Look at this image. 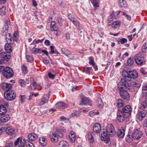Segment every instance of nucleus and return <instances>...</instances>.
Segmentation results:
<instances>
[{"mask_svg": "<svg viewBox=\"0 0 147 147\" xmlns=\"http://www.w3.org/2000/svg\"><path fill=\"white\" fill-rule=\"evenodd\" d=\"M49 97H48L47 98H45L44 97H43L41 100V101L40 102V105H43L46 103H47L48 101V99L49 98Z\"/></svg>", "mask_w": 147, "mask_h": 147, "instance_id": "nucleus-41", "label": "nucleus"}, {"mask_svg": "<svg viewBox=\"0 0 147 147\" xmlns=\"http://www.w3.org/2000/svg\"><path fill=\"white\" fill-rule=\"evenodd\" d=\"M117 106L119 109L121 110V108L123 106V102L121 99H119L117 101Z\"/></svg>", "mask_w": 147, "mask_h": 147, "instance_id": "nucleus-32", "label": "nucleus"}, {"mask_svg": "<svg viewBox=\"0 0 147 147\" xmlns=\"http://www.w3.org/2000/svg\"><path fill=\"white\" fill-rule=\"evenodd\" d=\"M91 59V60L89 61V63L90 65H92L94 64L95 63L92 57H90L89 58V59Z\"/></svg>", "mask_w": 147, "mask_h": 147, "instance_id": "nucleus-53", "label": "nucleus"}, {"mask_svg": "<svg viewBox=\"0 0 147 147\" xmlns=\"http://www.w3.org/2000/svg\"><path fill=\"white\" fill-rule=\"evenodd\" d=\"M5 7H3L0 9V14L1 15H4L5 13Z\"/></svg>", "mask_w": 147, "mask_h": 147, "instance_id": "nucleus-44", "label": "nucleus"}, {"mask_svg": "<svg viewBox=\"0 0 147 147\" xmlns=\"http://www.w3.org/2000/svg\"><path fill=\"white\" fill-rule=\"evenodd\" d=\"M110 18L108 20V21L109 22H110L111 21L113 20V19L114 18H115L116 17L115 15L114 14L113 12H112L110 15Z\"/></svg>", "mask_w": 147, "mask_h": 147, "instance_id": "nucleus-50", "label": "nucleus"}, {"mask_svg": "<svg viewBox=\"0 0 147 147\" xmlns=\"http://www.w3.org/2000/svg\"><path fill=\"white\" fill-rule=\"evenodd\" d=\"M6 133L8 135L12 136V138H14L16 136V133L14 129L10 127H5V130Z\"/></svg>", "mask_w": 147, "mask_h": 147, "instance_id": "nucleus-15", "label": "nucleus"}, {"mask_svg": "<svg viewBox=\"0 0 147 147\" xmlns=\"http://www.w3.org/2000/svg\"><path fill=\"white\" fill-rule=\"evenodd\" d=\"M44 40V38H43L41 40L38 39L37 40H34V41H35V42L36 44H38L40 42H41L43 41Z\"/></svg>", "mask_w": 147, "mask_h": 147, "instance_id": "nucleus-63", "label": "nucleus"}, {"mask_svg": "<svg viewBox=\"0 0 147 147\" xmlns=\"http://www.w3.org/2000/svg\"><path fill=\"white\" fill-rule=\"evenodd\" d=\"M26 57L27 61L31 62L33 61V58L32 56L26 55Z\"/></svg>", "mask_w": 147, "mask_h": 147, "instance_id": "nucleus-48", "label": "nucleus"}, {"mask_svg": "<svg viewBox=\"0 0 147 147\" xmlns=\"http://www.w3.org/2000/svg\"><path fill=\"white\" fill-rule=\"evenodd\" d=\"M134 59L136 63L138 65H142L145 64V61L143 57L140 54H137L135 55Z\"/></svg>", "mask_w": 147, "mask_h": 147, "instance_id": "nucleus-8", "label": "nucleus"}, {"mask_svg": "<svg viewBox=\"0 0 147 147\" xmlns=\"http://www.w3.org/2000/svg\"><path fill=\"white\" fill-rule=\"evenodd\" d=\"M22 69L23 73L24 74H26L27 73V67L24 64L22 66Z\"/></svg>", "mask_w": 147, "mask_h": 147, "instance_id": "nucleus-43", "label": "nucleus"}, {"mask_svg": "<svg viewBox=\"0 0 147 147\" xmlns=\"http://www.w3.org/2000/svg\"><path fill=\"white\" fill-rule=\"evenodd\" d=\"M130 87V89L133 88L134 89L133 87H136L137 88H139L141 86L140 84L138 82L131 81L129 82Z\"/></svg>", "mask_w": 147, "mask_h": 147, "instance_id": "nucleus-23", "label": "nucleus"}, {"mask_svg": "<svg viewBox=\"0 0 147 147\" xmlns=\"http://www.w3.org/2000/svg\"><path fill=\"white\" fill-rule=\"evenodd\" d=\"M58 22L59 24H61L62 23V18L61 17H58L57 18Z\"/></svg>", "mask_w": 147, "mask_h": 147, "instance_id": "nucleus-62", "label": "nucleus"}, {"mask_svg": "<svg viewBox=\"0 0 147 147\" xmlns=\"http://www.w3.org/2000/svg\"><path fill=\"white\" fill-rule=\"evenodd\" d=\"M57 134L60 138H62L63 136V134L62 130L59 129H56Z\"/></svg>", "mask_w": 147, "mask_h": 147, "instance_id": "nucleus-38", "label": "nucleus"}, {"mask_svg": "<svg viewBox=\"0 0 147 147\" xmlns=\"http://www.w3.org/2000/svg\"><path fill=\"white\" fill-rule=\"evenodd\" d=\"M48 76L49 77L52 79H54L55 78V76L54 75L52 74L51 73L49 72L48 74Z\"/></svg>", "mask_w": 147, "mask_h": 147, "instance_id": "nucleus-56", "label": "nucleus"}, {"mask_svg": "<svg viewBox=\"0 0 147 147\" xmlns=\"http://www.w3.org/2000/svg\"><path fill=\"white\" fill-rule=\"evenodd\" d=\"M27 147H34L33 144L29 141V142H28L26 145Z\"/></svg>", "mask_w": 147, "mask_h": 147, "instance_id": "nucleus-59", "label": "nucleus"}, {"mask_svg": "<svg viewBox=\"0 0 147 147\" xmlns=\"http://www.w3.org/2000/svg\"><path fill=\"white\" fill-rule=\"evenodd\" d=\"M97 0H95V1L93 3H91L93 4L94 6L95 7H99L98 4L97 2L96 1Z\"/></svg>", "mask_w": 147, "mask_h": 147, "instance_id": "nucleus-61", "label": "nucleus"}, {"mask_svg": "<svg viewBox=\"0 0 147 147\" xmlns=\"http://www.w3.org/2000/svg\"><path fill=\"white\" fill-rule=\"evenodd\" d=\"M0 57L3 60L9 61L11 58V56L9 53L8 54L7 53L2 52L0 54Z\"/></svg>", "mask_w": 147, "mask_h": 147, "instance_id": "nucleus-16", "label": "nucleus"}, {"mask_svg": "<svg viewBox=\"0 0 147 147\" xmlns=\"http://www.w3.org/2000/svg\"><path fill=\"white\" fill-rule=\"evenodd\" d=\"M57 107L59 109H64L66 107V104L63 102H59L56 104Z\"/></svg>", "mask_w": 147, "mask_h": 147, "instance_id": "nucleus-29", "label": "nucleus"}, {"mask_svg": "<svg viewBox=\"0 0 147 147\" xmlns=\"http://www.w3.org/2000/svg\"><path fill=\"white\" fill-rule=\"evenodd\" d=\"M146 114V111L145 110L143 109H139L138 110V112L137 113L136 117L139 120L142 121Z\"/></svg>", "mask_w": 147, "mask_h": 147, "instance_id": "nucleus-10", "label": "nucleus"}, {"mask_svg": "<svg viewBox=\"0 0 147 147\" xmlns=\"http://www.w3.org/2000/svg\"><path fill=\"white\" fill-rule=\"evenodd\" d=\"M50 137L51 141L53 142H55L58 141V137L56 134L52 132L50 133Z\"/></svg>", "mask_w": 147, "mask_h": 147, "instance_id": "nucleus-20", "label": "nucleus"}, {"mask_svg": "<svg viewBox=\"0 0 147 147\" xmlns=\"http://www.w3.org/2000/svg\"><path fill=\"white\" fill-rule=\"evenodd\" d=\"M5 49L7 53H9L12 51V47L9 44H6L5 46Z\"/></svg>", "mask_w": 147, "mask_h": 147, "instance_id": "nucleus-31", "label": "nucleus"}, {"mask_svg": "<svg viewBox=\"0 0 147 147\" xmlns=\"http://www.w3.org/2000/svg\"><path fill=\"white\" fill-rule=\"evenodd\" d=\"M64 54L68 57L70 59H72L74 57V55L71 54L70 52L67 51H66L65 52H64Z\"/></svg>", "mask_w": 147, "mask_h": 147, "instance_id": "nucleus-37", "label": "nucleus"}, {"mask_svg": "<svg viewBox=\"0 0 147 147\" xmlns=\"http://www.w3.org/2000/svg\"><path fill=\"white\" fill-rule=\"evenodd\" d=\"M134 59L133 58L131 57L129 58L127 61L128 65L129 66L132 65L134 63Z\"/></svg>", "mask_w": 147, "mask_h": 147, "instance_id": "nucleus-40", "label": "nucleus"}, {"mask_svg": "<svg viewBox=\"0 0 147 147\" xmlns=\"http://www.w3.org/2000/svg\"><path fill=\"white\" fill-rule=\"evenodd\" d=\"M51 30V31H58V28L55 24V22L54 21H51L50 26Z\"/></svg>", "mask_w": 147, "mask_h": 147, "instance_id": "nucleus-24", "label": "nucleus"}, {"mask_svg": "<svg viewBox=\"0 0 147 147\" xmlns=\"http://www.w3.org/2000/svg\"><path fill=\"white\" fill-rule=\"evenodd\" d=\"M14 72L12 69L10 67H7L3 70V74L7 78L13 77Z\"/></svg>", "mask_w": 147, "mask_h": 147, "instance_id": "nucleus-6", "label": "nucleus"}, {"mask_svg": "<svg viewBox=\"0 0 147 147\" xmlns=\"http://www.w3.org/2000/svg\"><path fill=\"white\" fill-rule=\"evenodd\" d=\"M94 134L93 132H89L88 133V140L91 143H92L94 141Z\"/></svg>", "mask_w": 147, "mask_h": 147, "instance_id": "nucleus-28", "label": "nucleus"}, {"mask_svg": "<svg viewBox=\"0 0 147 147\" xmlns=\"http://www.w3.org/2000/svg\"><path fill=\"white\" fill-rule=\"evenodd\" d=\"M10 24V21L9 20L6 22L3 28L2 34L3 36H6V38L7 42H9V43L11 44L13 43V42H12V41L13 40V39L12 38L10 33L7 34Z\"/></svg>", "mask_w": 147, "mask_h": 147, "instance_id": "nucleus-3", "label": "nucleus"}, {"mask_svg": "<svg viewBox=\"0 0 147 147\" xmlns=\"http://www.w3.org/2000/svg\"><path fill=\"white\" fill-rule=\"evenodd\" d=\"M133 138L132 135L131 136L128 134L126 138V140L128 142L130 143L132 141Z\"/></svg>", "mask_w": 147, "mask_h": 147, "instance_id": "nucleus-42", "label": "nucleus"}, {"mask_svg": "<svg viewBox=\"0 0 147 147\" xmlns=\"http://www.w3.org/2000/svg\"><path fill=\"white\" fill-rule=\"evenodd\" d=\"M69 144L65 141L63 140L61 141L59 145V147H68Z\"/></svg>", "mask_w": 147, "mask_h": 147, "instance_id": "nucleus-30", "label": "nucleus"}, {"mask_svg": "<svg viewBox=\"0 0 147 147\" xmlns=\"http://www.w3.org/2000/svg\"><path fill=\"white\" fill-rule=\"evenodd\" d=\"M119 93L121 98L124 99L128 100L130 97L127 92L124 90H119Z\"/></svg>", "mask_w": 147, "mask_h": 147, "instance_id": "nucleus-14", "label": "nucleus"}, {"mask_svg": "<svg viewBox=\"0 0 147 147\" xmlns=\"http://www.w3.org/2000/svg\"><path fill=\"white\" fill-rule=\"evenodd\" d=\"M117 134L119 138H123L125 135V131L123 129H118L117 131Z\"/></svg>", "mask_w": 147, "mask_h": 147, "instance_id": "nucleus-26", "label": "nucleus"}, {"mask_svg": "<svg viewBox=\"0 0 147 147\" xmlns=\"http://www.w3.org/2000/svg\"><path fill=\"white\" fill-rule=\"evenodd\" d=\"M140 109H147V100L143 102L139 106Z\"/></svg>", "mask_w": 147, "mask_h": 147, "instance_id": "nucleus-34", "label": "nucleus"}, {"mask_svg": "<svg viewBox=\"0 0 147 147\" xmlns=\"http://www.w3.org/2000/svg\"><path fill=\"white\" fill-rule=\"evenodd\" d=\"M92 102L86 97H85L82 98L81 101V102L79 105H90L91 106Z\"/></svg>", "mask_w": 147, "mask_h": 147, "instance_id": "nucleus-13", "label": "nucleus"}, {"mask_svg": "<svg viewBox=\"0 0 147 147\" xmlns=\"http://www.w3.org/2000/svg\"><path fill=\"white\" fill-rule=\"evenodd\" d=\"M140 72L142 74L144 75H146L147 72L143 68H141L140 69Z\"/></svg>", "mask_w": 147, "mask_h": 147, "instance_id": "nucleus-58", "label": "nucleus"}, {"mask_svg": "<svg viewBox=\"0 0 147 147\" xmlns=\"http://www.w3.org/2000/svg\"><path fill=\"white\" fill-rule=\"evenodd\" d=\"M147 90V84H144L142 87V92L144 91Z\"/></svg>", "mask_w": 147, "mask_h": 147, "instance_id": "nucleus-54", "label": "nucleus"}, {"mask_svg": "<svg viewBox=\"0 0 147 147\" xmlns=\"http://www.w3.org/2000/svg\"><path fill=\"white\" fill-rule=\"evenodd\" d=\"M69 140L71 142H74L76 140V135L74 132L70 131L69 134Z\"/></svg>", "mask_w": 147, "mask_h": 147, "instance_id": "nucleus-22", "label": "nucleus"}, {"mask_svg": "<svg viewBox=\"0 0 147 147\" xmlns=\"http://www.w3.org/2000/svg\"><path fill=\"white\" fill-rule=\"evenodd\" d=\"M119 5L120 7L126 8L127 7V3L125 0H119Z\"/></svg>", "mask_w": 147, "mask_h": 147, "instance_id": "nucleus-27", "label": "nucleus"}, {"mask_svg": "<svg viewBox=\"0 0 147 147\" xmlns=\"http://www.w3.org/2000/svg\"><path fill=\"white\" fill-rule=\"evenodd\" d=\"M127 116L124 115L121 110L119 109L117 113V119L119 122H122L125 119V118L127 117Z\"/></svg>", "mask_w": 147, "mask_h": 147, "instance_id": "nucleus-11", "label": "nucleus"}, {"mask_svg": "<svg viewBox=\"0 0 147 147\" xmlns=\"http://www.w3.org/2000/svg\"><path fill=\"white\" fill-rule=\"evenodd\" d=\"M122 75L124 77L133 79L136 78L138 76L137 73L136 71H127L123 70L122 72Z\"/></svg>", "mask_w": 147, "mask_h": 147, "instance_id": "nucleus-4", "label": "nucleus"}, {"mask_svg": "<svg viewBox=\"0 0 147 147\" xmlns=\"http://www.w3.org/2000/svg\"><path fill=\"white\" fill-rule=\"evenodd\" d=\"M127 39L125 38H122L120 40V42L122 44H123L127 42Z\"/></svg>", "mask_w": 147, "mask_h": 147, "instance_id": "nucleus-55", "label": "nucleus"}, {"mask_svg": "<svg viewBox=\"0 0 147 147\" xmlns=\"http://www.w3.org/2000/svg\"><path fill=\"white\" fill-rule=\"evenodd\" d=\"M99 113L98 112H95L94 111H90L89 113V115L91 117L95 115H98Z\"/></svg>", "mask_w": 147, "mask_h": 147, "instance_id": "nucleus-49", "label": "nucleus"}, {"mask_svg": "<svg viewBox=\"0 0 147 147\" xmlns=\"http://www.w3.org/2000/svg\"><path fill=\"white\" fill-rule=\"evenodd\" d=\"M120 24V22L119 21H117L113 22L111 24L112 27L113 28H115V26L118 25Z\"/></svg>", "mask_w": 147, "mask_h": 147, "instance_id": "nucleus-45", "label": "nucleus"}, {"mask_svg": "<svg viewBox=\"0 0 147 147\" xmlns=\"http://www.w3.org/2000/svg\"><path fill=\"white\" fill-rule=\"evenodd\" d=\"M122 112L124 115H125L126 116H127L128 117L131 113V107L129 105H127L125 107L121 108Z\"/></svg>", "mask_w": 147, "mask_h": 147, "instance_id": "nucleus-12", "label": "nucleus"}, {"mask_svg": "<svg viewBox=\"0 0 147 147\" xmlns=\"http://www.w3.org/2000/svg\"><path fill=\"white\" fill-rule=\"evenodd\" d=\"M39 142L43 146H45L48 144L47 139L44 137H40L39 138Z\"/></svg>", "mask_w": 147, "mask_h": 147, "instance_id": "nucleus-19", "label": "nucleus"}, {"mask_svg": "<svg viewBox=\"0 0 147 147\" xmlns=\"http://www.w3.org/2000/svg\"><path fill=\"white\" fill-rule=\"evenodd\" d=\"M93 130L94 132L96 133H98L100 131H102L103 130L101 129L100 125L98 123H96L93 125Z\"/></svg>", "mask_w": 147, "mask_h": 147, "instance_id": "nucleus-18", "label": "nucleus"}, {"mask_svg": "<svg viewBox=\"0 0 147 147\" xmlns=\"http://www.w3.org/2000/svg\"><path fill=\"white\" fill-rule=\"evenodd\" d=\"M97 105L98 107L101 108L102 107L103 104L102 100L100 98H98L97 101Z\"/></svg>", "mask_w": 147, "mask_h": 147, "instance_id": "nucleus-35", "label": "nucleus"}, {"mask_svg": "<svg viewBox=\"0 0 147 147\" xmlns=\"http://www.w3.org/2000/svg\"><path fill=\"white\" fill-rule=\"evenodd\" d=\"M143 135V133L140 129H134L132 133V136L134 140H138Z\"/></svg>", "mask_w": 147, "mask_h": 147, "instance_id": "nucleus-9", "label": "nucleus"}, {"mask_svg": "<svg viewBox=\"0 0 147 147\" xmlns=\"http://www.w3.org/2000/svg\"><path fill=\"white\" fill-rule=\"evenodd\" d=\"M73 24L77 26H78L80 25V23L78 21L76 18L74 19L72 22Z\"/></svg>", "mask_w": 147, "mask_h": 147, "instance_id": "nucleus-51", "label": "nucleus"}, {"mask_svg": "<svg viewBox=\"0 0 147 147\" xmlns=\"http://www.w3.org/2000/svg\"><path fill=\"white\" fill-rule=\"evenodd\" d=\"M85 70L87 73H90L92 70V68L91 67H86L84 68Z\"/></svg>", "mask_w": 147, "mask_h": 147, "instance_id": "nucleus-52", "label": "nucleus"}, {"mask_svg": "<svg viewBox=\"0 0 147 147\" xmlns=\"http://www.w3.org/2000/svg\"><path fill=\"white\" fill-rule=\"evenodd\" d=\"M142 49L143 52L145 53L147 52V45L146 43L142 46Z\"/></svg>", "mask_w": 147, "mask_h": 147, "instance_id": "nucleus-46", "label": "nucleus"}, {"mask_svg": "<svg viewBox=\"0 0 147 147\" xmlns=\"http://www.w3.org/2000/svg\"><path fill=\"white\" fill-rule=\"evenodd\" d=\"M5 98L8 101H10L14 100L16 96V92L13 90L5 91L4 93Z\"/></svg>", "mask_w": 147, "mask_h": 147, "instance_id": "nucleus-5", "label": "nucleus"}, {"mask_svg": "<svg viewBox=\"0 0 147 147\" xmlns=\"http://www.w3.org/2000/svg\"><path fill=\"white\" fill-rule=\"evenodd\" d=\"M30 85L31 89L32 90H35L37 88V84L36 82L34 81L31 82Z\"/></svg>", "mask_w": 147, "mask_h": 147, "instance_id": "nucleus-39", "label": "nucleus"}, {"mask_svg": "<svg viewBox=\"0 0 147 147\" xmlns=\"http://www.w3.org/2000/svg\"><path fill=\"white\" fill-rule=\"evenodd\" d=\"M130 82V80L127 79L126 77H124V78L121 79L120 82L118 83V88L119 90L126 89L130 92H132L134 90V89L133 88L130 89L131 87L129 85Z\"/></svg>", "mask_w": 147, "mask_h": 147, "instance_id": "nucleus-2", "label": "nucleus"}, {"mask_svg": "<svg viewBox=\"0 0 147 147\" xmlns=\"http://www.w3.org/2000/svg\"><path fill=\"white\" fill-rule=\"evenodd\" d=\"M28 142H29V141L26 140L24 137H20L15 142L14 145L15 146L20 145L22 147H25L26 144Z\"/></svg>", "mask_w": 147, "mask_h": 147, "instance_id": "nucleus-7", "label": "nucleus"}, {"mask_svg": "<svg viewBox=\"0 0 147 147\" xmlns=\"http://www.w3.org/2000/svg\"><path fill=\"white\" fill-rule=\"evenodd\" d=\"M55 48V47L53 46H51L50 47V49L51 50V51L50 52V53L51 54H53L55 53V51L54 50V49Z\"/></svg>", "mask_w": 147, "mask_h": 147, "instance_id": "nucleus-57", "label": "nucleus"}, {"mask_svg": "<svg viewBox=\"0 0 147 147\" xmlns=\"http://www.w3.org/2000/svg\"><path fill=\"white\" fill-rule=\"evenodd\" d=\"M2 88L5 90L6 91L7 90H11L10 89L12 88L11 85L9 83H7L5 82L3 83L2 85Z\"/></svg>", "mask_w": 147, "mask_h": 147, "instance_id": "nucleus-21", "label": "nucleus"}, {"mask_svg": "<svg viewBox=\"0 0 147 147\" xmlns=\"http://www.w3.org/2000/svg\"><path fill=\"white\" fill-rule=\"evenodd\" d=\"M10 119V117L7 114H3L0 116V120L1 122H6Z\"/></svg>", "mask_w": 147, "mask_h": 147, "instance_id": "nucleus-17", "label": "nucleus"}, {"mask_svg": "<svg viewBox=\"0 0 147 147\" xmlns=\"http://www.w3.org/2000/svg\"><path fill=\"white\" fill-rule=\"evenodd\" d=\"M31 52L34 54L41 53V50L39 49L35 48H33L31 50Z\"/></svg>", "mask_w": 147, "mask_h": 147, "instance_id": "nucleus-36", "label": "nucleus"}, {"mask_svg": "<svg viewBox=\"0 0 147 147\" xmlns=\"http://www.w3.org/2000/svg\"><path fill=\"white\" fill-rule=\"evenodd\" d=\"M42 83H40L38 85L37 84V89L39 90H41L42 88Z\"/></svg>", "mask_w": 147, "mask_h": 147, "instance_id": "nucleus-64", "label": "nucleus"}, {"mask_svg": "<svg viewBox=\"0 0 147 147\" xmlns=\"http://www.w3.org/2000/svg\"><path fill=\"white\" fill-rule=\"evenodd\" d=\"M19 83L22 87H24L26 85V83L24 80L20 79L19 81Z\"/></svg>", "mask_w": 147, "mask_h": 147, "instance_id": "nucleus-47", "label": "nucleus"}, {"mask_svg": "<svg viewBox=\"0 0 147 147\" xmlns=\"http://www.w3.org/2000/svg\"><path fill=\"white\" fill-rule=\"evenodd\" d=\"M68 18L69 19V20L71 22H72L73 20H74V19L75 18L74 17H73L72 16L71 14H69L68 16Z\"/></svg>", "mask_w": 147, "mask_h": 147, "instance_id": "nucleus-60", "label": "nucleus"}, {"mask_svg": "<svg viewBox=\"0 0 147 147\" xmlns=\"http://www.w3.org/2000/svg\"><path fill=\"white\" fill-rule=\"evenodd\" d=\"M6 111L7 109L5 107L2 105L0 106V115L5 114Z\"/></svg>", "mask_w": 147, "mask_h": 147, "instance_id": "nucleus-33", "label": "nucleus"}, {"mask_svg": "<svg viewBox=\"0 0 147 147\" xmlns=\"http://www.w3.org/2000/svg\"><path fill=\"white\" fill-rule=\"evenodd\" d=\"M38 138L37 135L34 133H31L28 135V139L30 141H34Z\"/></svg>", "mask_w": 147, "mask_h": 147, "instance_id": "nucleus-25", "label": "nucleus"}, {"mask_svg": "<svg viewBox=\"0 0 147 147\" xmlns=\"http://www.w3.org/2000/svg\"><path fill=\"white\" fill-rule=\"evenodd\" d=\"M101 140L106 143H108L110 141V138L109 136H112L115 134V130L113 125L111 124H108L105 129H103L101 131Z\"/></svg>", "mask_w": 147, "mask_h": 147, "instance_id": "nucleus-1", "label": "nucleus"}]
</instances>
